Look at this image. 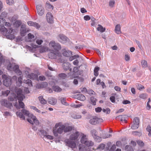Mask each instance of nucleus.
I'll return each mask as SVG.
<instances>
[{
    "label": "nucleus",
    "mask_w": 151,
    "mask_h": 151,
    "mask_svg": "<svg viewBox=\"0 0 151 151\" xmlns=\"http://www.w3.org/2000/svg\"><path fill=\"white\" fill-rule=\"evenodd\" d=\"M15 92L17 93V99L19 101V105L16 101L14 106L17 109L20 108H24V103L22 101L23 99L25 98V96L22 94V91L20 88L16 89V88Z\"/></svg>",
    "instance_id": "obj_1"
},
{
    "label": "nucleus",
    "mask_w": 151,
    "mask_h": 151,
    "mask_svg": "<svg viewBox=\"0 0 151 151\" xmlns=\"http://www.w3.org/2000/svg\"><path fill=\"white\" fill-rule=\"evenodd\" d=\"M6 3L9 5H11L14 3L13 0H6Z\"/></svg>",
    "instance_id": "obj_58"
},
{
    "label": "nucleus",
    "mask_w": 151,
    "mask_h": 151,
    "mask_svg": "<svg viewBox=\"0 0 151 151\" xmlns=\"http://www.w3.org/2000/svg\"><path fill=\"white\" fill-rule=\"evenodd\" d=\"M27 32L26 26L24 25H22L20 29V34L22 37H24L26 35Z\"/></svg>",
    "instance_id": "obj_17"
},
{
    "label": "nucleus",
    "mask_w": 151,
    "mask_h": 151,
    "mask_svg": "<svg viewBox=\"0 0 151 151\" xmlns=\"http://www.w3.org/2000/svg\"><path fill=\"white\" fill-rule=\"evenodd\" d=\"M52 88L53 91L56 92H60L62 90V89L58 86H53Z\"/></svg>",
    "instance_id": "obj_34"
},
{
    "label": "nucleus",
    "mask_w": 151,
    "mask_h": 151,
    "mask_svg": "<svg viewBox=\"0 0 151 151\" xmlns=\"http://www.w3.org/2000/svg\"><path fill=\"white\" fill-rule=\"evenodd\" d=\"M116 148V146L115 145H112V147H111L110 151H114L115 150Z\"/></svg>",
    "instance_id": "obj_61"
},
{
    "label": "nucleus",
    "mask_w": 151,
    "mask_h": 151,
    "mask_svg": "<svg viewBox=\"0 0 151 151\" xmlns=\"http://www.w3.org/2000/svg\"><path fill=\"white\" fill-rule=\"evenodd\" d=\"M137 144L139 145L141 147L143 146L144 145V142L141 141H138L137 142Z\"/></svg>",
    "instance_id": "obj_53"
},
{
    "label": "nucleus",
    "mask_w": 151,
    "mask_h": 151,
    "mask_svg": "<svg viewBox=\"0 0 151 151\" xmlns=\"http://www.w3.org/2000/svg\"><path fill=\"white\" fill-rule=\"evenodd\" d=\"M99 70V67H96L94 69V75L96 76H97L99 75L98 71Z\"/></svg>",
    "instance_id": "obj_32"
},
{
    "label": "nucleus",
    "mask_w": 151,
    "mask_h": 151,
    "mask_svg": "<svg viewBox=\"0 0 151 151\" xmlns=\"http://www.w3.org/2000/svg\"><path fill=\"white\" fill-rule=\"evenodd\" d=\"M77 98L78 99L81 101H84L86 99L85 96L81 94H78L77 96Z\"/></svg>",
    "instance_id": "obj_26"
},
{
    "label": "nucleus",
    "mask_w": 151,
    "mask_h": 151,
    "mask_svg": "<svg viewBox=\"0 0 151 151\" xmlns=\"http://www.w3.org/2000/svg\"><path fill=\"white\" fill-rule=\"evenodd\" d=\"M120 116L121 117L120 120L121 121V123L122 124H123V123H126L127 122V120L126 119V116L125 115L117 116L116 118V119L118 117Z\"/></svg>",
    "instance_id": "obj_22"
},
{
    "label": "nucleus",
    "mask_w": 151,
    "mask_h": 151,
    "mask_svg": "<svg viewBox=\"0 0 151 151\" xmlns=\"http://www.w3.org/2000/svg\"><path fill=\"white\" fill-rule=\"evenodd\" d=\"M64 125L65 127L64 132L66 133L71 131L74 128L73 126H69L68 124H65Z\"/></svg>",
    "instance_id": "obj_15"
},
{
    "label": "nucleus",
    "mask_w": 151,
    "mask_h": 151,
    "mask_svg": "<svg viewBox=\"0 0 151 151\" xmlns=\"http://www.w3.org/2000/svg\"><path fill=\"white\" fill-rule=\"evenodd\" d=\"M17 98V96H16L14 93L12 94L11 96H9L8 99L9 100L11 101H13L14 99Z\"/></svg>",
    "instance_id": "obj_29"
},
{
    "label": "nucleus",
    "mask_w": 151,
    "mask_h": 151,
    "mask_svg": "<svg viewBox=\"0 0 151 151\" xmlns=\"http://www.w3.org/2000/svg\"><path fill=\"white\" fill-rule=\"evenodd\" d=\"M24 82L25 83L29 86H32V81L30 79H27V80H24Z\"/></svg>",
    "instance_id": "obj_33"
},
{
    "label": "nucleus",
    "mask_w": 151,
    "mask_h": 151,
    "mask_svg": "<svg viewBox=\"0 0 151 151\" xmlns=\"http://www.w3.org/2000/svg\"><path fill=\"white\" fill-rule=\"evenodd\" d=\"M58 37L59 38V41L62 43H65L68 39L65 35L62 34H60Z\"/></svg>",
    "instance_id": "obj_12"
},
{
    "label": "nucleus",
    "mask_w": 151,
    "mask_h": 151,
    "mask_svg": "<svg viewBox=\"0 0 151 151\" xmlns=\"http://www.w3.org/2000/svg\"><path fill=\"white\" fill-rule=\"evenodd\" d=\"M46 18L47 22L50 24L53 23V18L52 14L50 12H48L46 14Z\"/></svg>",
    "instance_id": "obj_10"
},
{
    "label": "nucleus",
    "mask_w": 151,
    "mask_h": 151,
    "mask_svg": "<svg viewBox=\"0 0 151 151\" xmlns=\"http://www.w3.org/2000/svg\"><path fill=\"white\" fill-rule=\"evenodd\" d=\"M22 112L24 115L28 116L27 120L30 124H33L34 123L36 125H39V122L36 117L33 114H30L29 111L23 109L22 110Z\"/></svg>",
    "instance_id": "obj_2"
},
{
    "label": "nucleus",
    "mask_w": 151,
    "mask_h": 151,
    "mask_svg": "<svg viewBox=\"0 0 151 151\" xmlns=\"http://www.w3.org/2000/svg\"><path fill=\"white\" fill-rule=\"evenodd\" d=\"M93 142L92 141L87 140L85 145L89 147L93 146Z\"/></svg>",
    "instance_id": "obj_35"
},
{
    "label": "nucleus",
    "mask_w": 151,
    "mask_h": 151,
    "mask_svg": "<svg viewBox=\"0 0 151 151\" xmlns=\"http://www.w3.org/2000/svg\"><path fill=\"white\" fill-rule=\"evenodd\" d=\"M126 151H134L133 148L130 145H126L125 147Z\"/></svg>",
    "instance_id": "obj_37"
},
{
    "label": "nucleus",
    "mask_w": 151,
    "mask_h": 151,
    "mask_svg": "<svg viewBox=\"0 0 151 151\" xmlns=\"http://www.w3.org/2000/svg\"><path fill=\"white\" fill-rule=\"evenodd\" d=\"M115 1L114 0L110 1L109 2V6L111 7H113L115 4Z\"/></svg>",
    "instance_id": "obj_50"
},
{
    "label": "nucleus",
    "mask_w": 151,
    "mask_h": 151,
    "mask_svg": "<svg viewBox=\"0 0 151 151\" xmlns=\"http://www.w3.org/2000/svg\"><path fill=\"white\" fill-rule=\"evenodd\" d=\"M84 19L85 20L88 21L91 19V17L89 15H86L84 17Z\"/></svg>",
    "instance_id": "obj_59"
},
{
    "label": "nucleus",
    "mask_w": 151,
    "mask_h": 151,
    "mask_svg": "<svg viewBox=\"0 0 151 151\" xmlns=\"http://www.w3.org/2000/svg\"><path fill=\"white\" fill-rule=\"evenodd\" d=\"M66 99H61V101L62 103L65 105H68V103H67V102H66Z\"/></svg>",
    "instance_id": "obj_55"
},
{
    "label": "nucleus",
    "mask_w": 151,
    "mask_h": 151,
    "mask_svg": "<svg viewBox=\"0 0 151 151\" xmlns=\"http://www.w3.org/2000/svg\"><path fill=\"white\" fill-rule=\"evenodd\" d=\"M114 89L117 91L120 92L121 91V88L118 86H115L114 87Z\"/></svg>",
    "instance_id": "obj_64"
},
{
    "label": "nucleus",
    "mask_w": 151,
    "mask_h": 151,
    "mask_svg": "<svg viewBox=\"0 0 151 151\" xmlns=\"http://www.w3.org/2000/svg\"><path fill=\"white\" fill-rule=\"evenodd\" d=\"M16 115L17 116H19L21 118H22L23 120H24L25 119V118L24 116L23 115L22 112L17 111L16 112Z\"/></svg>",
    "instance_id": "obj_28"
},
{
    "label": "nucleus",
    "mask_w": 151,
    "mask_h": 151,
    "mask_svg": "<svg viewBox=\"0 0 151 151\" xmlns=\"http://www.w3.org/2000/svg\"><path fill=\"white\" fill-rule=\"evenodd\" d=\"M79 135V132L78 131L73 132L70 136V139L71 140L77 139Z\"/></svg>",
    "instance_id": "obj_14"
},
{
    "label": "nucleus",
    "mask_w": 151,
    "mask_h": 151,
    "mask_svg": "<svg viewBox=\"0 0 151 151\" xmlns=\"http://www.w3.org/2000/svg\"><path fill=\"white\" fill-rule=\"evenodd\" d=\"M5 20L3 18H0V26H2L4 25V23L5 22Z\"/></svg>",
    "instance_id": "obj_57"
},
{
    "label": "nucleus",
    "mask_w": 151,
    "mask_h": 151,
    "mask_svg": "<svg viewBox=\"0 0 151 151\" xmlns=\"http://www.w3.org/2000/svg\"><path fill=\"white\" fill-rule=\"evenodd\" d=\"M100 119L96 116H94L92 119H90L89 122L92 124L95 125L99 122Z\"/></svg>",
    "instance_id": "obj_16"
},
{
    "label": "nucleus",
    "mask_w": 151,
    "mask_h": 151,
    "mask_svg": "<svg viewBox=\"0 0 151 151\" xmlns=\"http://www.w3.org/2000/svg\"><path fill=\"white\" fill-rule=\"evenodd\" d=\"M141 63L142 67L145 68L147 67V63L146 60H142Z\"/></svg>",
    "instance_id": "obj_30"
},
{
    "label": "nucleus",
    "mask_w": 151,
    "mask_h": 151,
    "mask_svg": "<svg viewBox=\"0 0 151 151\" xmlns=\"http://www.w3.org/2000/svg\"><path fill=\"white\" fill-rule=\"evenodd\" d=\"M146 130L147 131L149 132L148 136H151V127L150 125H148L147 128Z\"/></svg>",
    "instance_id": "obj_40"
},
{
    "label": "nucleus",
    "mask_w": 151,
    "mask_h": 151,
    "mask_svg": "<svg viewBox=\"0 0 151 151\" xmlns=\"http://www.w3.org/2000/svg\"><path fill=\"white\" fill-rule=\"evenodd\" d=\"M28 38L29 39H32L34 37V36L33 35H32L30 33H29L28 35Z\"/></svg>",
    "instance_id": "obj_62"
},
{
    "label": "nucleus",
    "mask_w": 151,
    "mask_h": 151,
    "mask_svg": "<svg viewBox=\"0 0 151 151\" xmlns=\"http://www.w3.org/2000/svg\"><path fill=\"white\" fill-rule=\"evenodd\" d=\"M37 12L38 14L40 16L44 14V8L41 5H38L36 6Z\"/></svg>",
    "instance_id": "obj_13"
},
{
    "label": "nucleus",
    "mask_w": 151,
    "mask_h": 151,
    "mask_svg": "<svg viewBox=\"0 0 151 151\" xmlns=\"http://www.w3.org/2000/svg\"><path fill=\"white\" fill-rule=\"evenodd\" d=\"M105 147V145L103 144H100L97 148L98 149L103 150Z\"/></svg>",
    "instance_id": "obj_42"
},
{
    "label": "nucleus",
    "mask_w": 151,
    "mask_h": 151,
    "mask_svg": "<svg viewBox=\"0 0 151 151\" xmlns=\"http://www.w3.org/2000/svg\"><path fill=\"white\" fill-rule=\"evenodd\" d=\"M38 98L40 102L42 104H45L47 103V101L45 99H44L43 98V96H40L38 97Z\"/></svg>",
    "instance_id": "obj_24"
},
{
    "label": "nucleus",
    "mask_w": 151,
    "mask_h": 151,
    "mask_svg": "<svg viewBox=\"0 0 151 151\" xmlns=\"http://www.w3.org/2000/svg\"><path fill=\"white\" fill-rule=\"evenodd\" d=\"M111 101L113 103H114L115 101V97L114 96H111L110 98Z\"/></svg>",
    "instance_id": "obj_60"
},
{
    "label": "nucleus",
    "mask_w": 151,
    "mask_h": 151,
    "mask_svg": "<svg viewBox=\"0 0 151 151\" xmlns=\"http://www.w3.org/2000/svg\"><path fill=\"white\" fill-rule=\"evenodd\" d=\"M2 78L3 79V83L4 85L7 87L9 86L11 84V78L10 76H7L5 75H3Z\"/></svg>",
    "instance_id": "obj_5"
},
{
    "label": "nucleus",
    "mask_w": 151,
    "mask_h": 151,
    "mask_svg": "<svg viewBox=\"0 0 151 151\" xmlns=\"http://www.w3.org/2000/svg\"><path fill=\"white\" fill-rule=\"evenodd\" d=\"M13 71L15 72L17 75H21L22 72L19 69V66L17 65H15L13 68Z\"/></svg>",
    "instance_id": "obj_19"
},
{
    "label": "nucleus",
    "mask_w": 151,
    "mask_h": 151,
    "mask_svg": "<svg viewBox=\"0 0 151 151\" xmlns=\"http://www.w3.org/2000/svg\"><path fill=\"white\" fill-rule=\"evenodd\" d=\"M48 102L50 104L55 105L57 103V100L56 99L52 97L49 99Z\"/></svg>",
    "instance_id": "obj_21"
},
{
    "label": "nucleus",
    "mask_w": 151,
    "mask_h": 151,
    "mask_svg": "<svg viewBox=\"0 0 151 151\" xmlns=\"http://www.w3.org/2000/svg\"><path fill=\"white\" fill-rule=\"evenodd\" d=\"M96 140V141L97 142H100L101 140V138L99 136H96V137H94Z\"/></svg>",
    "instance_id": "obj_52"
},
{
    "label": "nucleus",
    "mask_w": 151,
    "mask_h": 151,
    "mask_svg": "<svg viewBox=\"0 0 151 151\" xmlns=\"http://www.w3.org/2000/svg\"><path fill=\"white\" fill-rule=\"evenodd\" d=\"M87 92L90 95L93 94L94 93V91L92 90H88L87 91Z\"/></svg>",
    "instance_id": "obj_63"
},
{
    "label": "nucleus",
    "mask_w": 151,
    "mask_h": 151,
    "mask_svg": "<svg viewBox=\"0 0 151 151\" xmlns=\"http://www.w3.org/2000/svg\"><path fill=\"white\" fill-rule=\"evenodd\" d=\"M49 45L50 47L53 48L54 50H52V51L54 52H60L59 50L61 48V46L59 43H56L55 42L53 41L50 42Z\"/></svg>",
    "instance_id": "obj_4"
},
{
    "label": "nucleus",
    "mask_w": 151,
    "mask_h": 151,
    "mask_svg": "<svg viewBox=\"0 0 151 151\" xmlns=\"http://www.w3.org/2000/svg\"><path fill=\"white\" fill-rule=\"evenodd\" d=\"M4 61V59L3 58V55L1 53H0V66L1 65Z\"/></svg>",
    "instance_id": "obj_46"
},
{
    "label": "nucleus",
    "mask_w": 151,
    "mask_h": 151,
    "mask_svg": "<svg viewBox=\"0 0 151 151\" xmlns=\"http://www.w3.org/2000/svg\"><path fill=\"white\" fill-rule=\"evenodd\" d=\"M147 97V95L145 93H143L140 94L139 97L142 99H146Z\"/></svg>",
    "instance_id": "obj_39"
},
{
    "label": "nucleus",
    "mask_w": 151,
    "mask_h": 151,
    "mask_svg": "<svg viewBox=\"0 0 151 151\" xmlns=\"http://www.w3.org/2000/svg\"><path fill=\"white\" fill-rule=\"evenodd\" d=\"M10 92V91L9 90H7L6 91H2V95L4 96H8Z\"/></svg>",
    "instance_id": "obj_36"
},
{
    "label": "nucleus",
    "mask_w": 151,
    "mask_h": 151,
    "mask_svg": "<svg viewBox=\"0 0 151 151\" xmlns=\"http://www.w3.org/2000/svg\"><path fill=\"white\" fill-rule=\"evenodd\" d=\"M27 24L29 26H33L37 29H39L40 27V25L35 22L29 21L27 22Z\"/></svg>",
    "instance_id": "obj_18"
},
{
    "label": "nucleus",
    "mask_w": 151,
    "mask_h": 151,
    "mask_svg": "<svg viewBox=\"0 0 151 151\" xmlns=\"http://www.w3.org/2000/svg\"><path fill=\"white\" fill-rule=\"evenodd\" d=\"M60 57L62 56V54L60 52H54L52 51L49 53L48 57L49 58L51 59L56 58L57 56Z\"/></svg>",
    "instance_id": "obj_8"
},
{
    "label": "nucleus",
    "mask_w": 151,
    "mask_h": 151,
    "mask_svg": "<svg viewBox=\"0 0 151 151\" xmlns=\"http://www.w3.org/2000/svg\"><path fill=\"white\" fill-rule=\"evenodd\" d=\"M47 85V84L46 82H43L40 85V88H44V87L46 86Z\"/></svg>",
    "instance_id": "obj_54"
},
{
    "label": "nucleus",
    "mask_w": 151,
    "mask_h": 151,
    "mask_svg": "<svg viewBox=\"0 0 151 151\" xmlns=\"http://www.w3.org/2000/svg\"><path fill=\"white\" fill-rule=\"evenodd\" d=\"M21 24L22 23L20 21H17L15 22L14 25L17 27H18L21 25Z\"/></svg>",
    "instance_id": "obj_48"
},
{
    "label": "nucleus",
    "mask_w": 151,
    "mask_h": 151,
    "mask_svg": "<svg viewBox=\"0 0 151 151\" xmlns=\"http://www.w3.org/2000/svg\"><path fill=\"white\" fill-rule=\"evenodd\" d=\"M59 77L62 79H64L67 76V75L64 73H61L59 74Z\"/></svg>",
    "instance_id": "obj_43"
},
{
    "label": "nucleus",
    "mask_w": 151,
    "mask_h": 151,
    "mask_svg": "<svg viewBox=\"0 0 151 151\" xmlns=\"http://www.w3.org/2000/svg\"><path fill=\"white\" fill-rule=\"evenodd\" d=\"M91 20L92 21L91 25L92 26H93L95 24V21L96 19L93 17H91Z\"/></svg>",
    "instance_id": "obj_45"
},
{
    "label": "nucleus",
    "mask_w": 151,
    "mask_h": 151,
    "mask_svg": "<svg viewBox=\"0 0 151 151\" xmlns=\"http://www.w3.org/2000/svg\"><path fill=\"white\" fill-rule=\"evenodd\" d=\"M139 119L138 117L134 118L133 120V124L132 125L131 128L133 129H137L139 126Z\"/></svg>",
    "instance_id": "obj_7"
},
{
    "label": "nucleus",
    "mask_w": 151,
    "mask_h": 151,
    "mask_svg": "<svg viewBox=\"0 0 151 151\" xmlns=\"http://www.w3.org/2000/svg\"><path fill=\"white\" fill-rule=\"evenodd\" d=\"M115 31L116 33L118 34H119L121 33L120 25L117 24L116 26Z\"/></svg>",
    "instance_id": "obj_23"
},
{
    "label": "nucleus",
    "mask_w": 151,
    "mask_h": 151,
    "mask_svg": "<svg viewBox=\"0 0 151 151\" xmlns=\"http://www.w3.org/2000/svg\"><path fill=\"white\" fill-rule=\"evenodd\" d=\"M43 42V40L40 39H37L36 40V43L38 45H40Z\"/></svg>",
    "instance_id": "obj_56"
},
{
    "label": "nucleus",
    "mask_w": 151,
    "mask_h": 151,
    "mask_svg": "<svg viewBox=\"0 0 151 151\" xmlns=\"http://www.w3.org/2000/svg\"><path fill=\"white\" fill-rule=\"evenodd\" d=\"M7 35L6 36V37L7 38L10 39V40H12L15 38V36L14 35L12 34H10Z\"/></svg>",
    "instance_id": "obj_41"
},
{
    "label": "nucleus",
    "mask_w": 151,
    "mask_h": 151,
    "mask_svg": "<svg viewBox=\"0 0 151 151\" xmlns=\"http://www.w3.org/2000/svg\"><path fill=\"white\" fill-rule=\"evenodd\" d=\"M27 78L32 80H38V75L35 74L31 73L27 75Z\"/></svg>",
    "instance_id": "obj_20"
},
{
    "label": "nucleus",
    "mask_w": 151,
    "mask_h": 151,
    "mask_svg": "<svg viewBox=\"0 0 151 151\" xmlns=\"http://www.w3.org/2000/svg\"><path fill=\"white\" fill-rule=\"evenodd\" d=\"M70 51H65L63 53V55L64 56L66 57H68L70 55Z\"/></svg>",
    "instance_id": "obj_38"
},
{
    "label": "nucleus",
    "mask_w": 151,
    "mask_h": 151,
    "mask_svg": "<svg viewBox=\"0 0 151 151\" xmlns=\"http://www.w3.org/2000/svg\"><path fill=\"white\" fill-rule=\"evenodd\" d=\"M87 140V138L86 135L83 134L82 137H81V142L83 144H85Z\"/></svg>",
    "instance_id": "obj_27"
},
{
    "label": "nucleus",
    "mask_w": 151,
    "mask_h": 151,
    "mask_svg": "<svg viewBox=\"0 0 151 151\" xmlns=\"http://www.w3.org/2000/svg\"><path fill=\"white\" fill-rule=\"evenodd\" d=\"M1 103L2 106L9 109H11L12 107V104L6 99L1 100Z\"/></svg>",
    "instance_id": "obj_9"
},
{
    "label": "nucleus",
    "mask_w": 151,
    "mask_h": 151,
    "mask_svg": "<svg viewBox=\"0 0 151 151\" xmlns=\"http://www.w3.org/2000/svg\"><path fill=\"white\" fill-rule=\"evenodd\" d=\"M98 31H100L101 32H103L105 31L106 28H104L103 26L100 24L98 25V27L97 28Z\"/></svg>",
    "instance_id": "obj_25"
},
{
    "label": "nucleus",
    "mask_w": 151,
    "mask_h": 151,
    "mask_svg": "<svg viewBox=\"0 0 151 151\" xmlns=\"http://www.w3.org/2000/svg\"><path fill=\"white\" fill-rule=\"evenodd\" d=\"M137 89L139 90H141L145 88L144 86L140 84H139L137 86Z\"/></svg>",
    "instance_id": "obj_49"
},
{
    "label": "nucleus",
    "mask_w": 151,
    "mask_h": 151,
    "mask_svg": "<svg viewBox=\"0 0 151 151\" xmlns=\"http://www.w3.org/2000/svg\"><path fill=\"white\" fill-rule=\"evenodd\" d=\"M91 101L93 105H95L96 104V99L93 97L91 98Z\"/></svg>",
    "instance_id": "obj_47"
},
{
    "label": "nucleus",
    "mask_w": 151,
    "mask_h": 151,
    "mask_svg": "<svg viewBox=\"0 0 151 151\" xmlns=\"http://www.w3.org/2000/svg\"><path fill=\"white\" fill-rule=\"evenodd\" d=\"M58 127H59L58 128L57 130L54 129H53V133L54 135L55 136H58V133L61 134L64 131L65 127L64 126L63 124H62L60 122L55 124V128H57Z\"/></svg>",
    "instance_id": "obj_3"
},
{
    "label": "nucleus",
    "mask_w": 151,
    "mask_h": 151,
    "mask_svg": "<svg viewBox=\"0 0 151 151\" xmlns=\"http://www.w3.org/2000/svg\"><path fill=\"white\" fill-rule=\"evenodd\" d=\"M69 139H66L65 142L66 145L72 149L75 148L76 147V144L75 142Z\"/></svg>",
    "instance_id": "obj_6"
},
{
    "label": "nucleus",
    "mask_w": 151,
    "mask_h": 151,
    "mask_svg": "<svg viewBox=\"0 0 151 151\" xmlns=\"http://www.w3.org/2000/svg\"><path fill=\"white\" fill-rule=\"evenodd\" d=\"M91 133L93 137H96V131L95 129H93L91 131Z\"/></svg>",
    "instance_id": "obj_44"
},
{
    "label": "nucleus",
    "mask_w": 151,
    "mask_h": 151,
    "mask_svg": "<svg viewBox=\"0 0 151 151\" xmlns=\"http://www.w3.org/2000/svg\"><path fill=\"white\" fill-rule=\"evenodd\" d=\"M78 149L79 151H86L85 146L82 144H80L78 145Z\"/></svg>",
    "instance_id": "obj_31"
},
{
    "label": "nucleus",
    "mask_w": 151,
    "mask_h": 151,
    "mask_svg": "<svg viewBox=\"0 0 151 151\" xmlns=\"http://www.w3.org/2000/svg\"><path fill=\"white\" fill-rule=\"evenodd\" d=\"M0 27H1L0 28V31L2 32H6L7 35L10 34L12 32L13 30L12 28H9V29H7L4 26V25Z\"/></svg>",
    "instance_id": "obj_11"
},
{
    "label": "nucleus",
    "mask_w": 151,
    "mask_h": 151,
    "mask_svg": "<svg viewBox=\"0 0 151 151\" xmlns=\"http://www.w3.org/2000/svg\"><path fill=\"white\" fill-rule=\"evenodd\" d=\"M31 108L32 109H33L35 110L36 112H37L38 113H40V110L37 109L36 107L34 106H32L31 107Z\"/></svg>",
    "instance_id": "obj_51"
}]
</instances>
